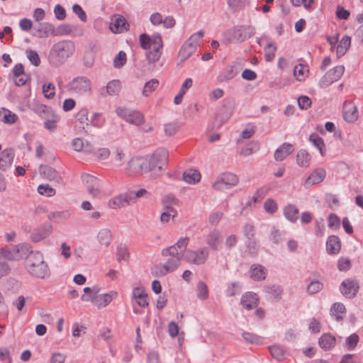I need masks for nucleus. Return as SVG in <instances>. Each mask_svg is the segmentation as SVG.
Returning a JSON list of instances; mask_svg holds the SVG:
<instances>
[{
  "label": "nucleus",
  "instance_id": "63",
  "mask_svg": "<svg viewBox=\"0 0 363 363\" xmlns=\"http://www.w3.org/2000/svg\"><path fill=\"white\" fill-rule=\"evenodd\" d=\"M72 32V28L69 24H62L55 28L54 36L66 35Z\"/></svg>",
  "mask_w": 363,
  "mask_h": 363
},
{
  "label": "nucleus",
  "instance_id": "22",
  "mask_svg": "<svg viewBox=\"0 0 363 363\" xmlns=\"http://www.w3.org/2000/svg\"><path fill=\"white\" fill-rule=\"evenodd\" d=\"M197 45L192 41H190L188 39L181 48L179 55L178 59L179 60V63L184 62L186 60L191 56V55L195 52Z\"/></svg>",
  "mask_w": 363,
  "mask_h": 363
},
{
  "label": "nucleus",
  "instance_id": "30",
  "mask_svg": "<svg viewBox=\"0 0 363 363\" xmlns=\"http://www.w3.org/2000/svg\"><path fill=\"white\" fill-rule=\"evenodd\" d=\"M341 249V242L336 235H330L326 241V251L329 255H337Z\"/></svg>",
  "mask_w": 363,
  "mask_h": 363
},
{
  "label": "nucleus",
  "instance_id": "33",
  "mask_svg": "<svg viewBox=\"0 0 363 363\" xmlns=\"http://www.w3.org/2000/svg\"><path fill=\"white\" fill-rule=\"evenodd\" d=\"M318 344L320 347L325 350H329L333 348L336 344L335 337L330 333H324L319 338Z\"/></svg>",
  "mask_w": 363,
  "mask_h": 363
},
{
  "label": "nucleus",
  "instance_id": "27",
  "mask_svg": "<svg viewBox=\"0 0 363 363\" xmlns=\"http://www.w3.org/2000/svg\"><path fill=\"white\" fill-rule=\"evenodd\" d=\"M294 151V146L287 143H283L276 150L274 155V159L277 161H283L288 155Z\"/></svg>",
  "mask_w": 363,
  "mask_h": 363
},
{
  "label": "nucleus",
  "instance_id": "32",
  "mask_svg": "<svg viewBox=\"0 0 363 363\" xmlns=\"http://www.w3.org/2000/svg\"><path fill=\"white\" fill-rule=\"evenodd\" d=\"M221 241V233L218 230L210 232L206 238V244L213 250H218Z\"/></svg>",
  "mask_w": 363,
  "mask_h": 363
},
{
  "label": "nucleus",
  "instance_id": "8",
  "mask_svg": "<svg viewBox=\"0 0 363 363\" xmlns=\"http://www.w3.org/2000/svg\"><path fill=\"white\" fill-rule=\"evenodd\" d=\"M68 90L77 96L89 95L91 93V82L86 77H77L69 83Z\"/></svg>",
  "mask_w": 363,
  "mask_h": 363
},
{
  "label": "nucleus",
  "instance_id": "51",
  "mask_svg": "<svg viewBox=\"0 0 363 363\" xmlns=\"http://www.w3.org/2000/svg\"><path fill=\"white\" fill-rule=\"evenodd\" d=\"M163 210L160 216V221L163 223H168L170 219H174L177 216V212L175 208H167Z\"/></svg>",
  "mask_w": 363,
  "mask_h": 363
},
{
  "label": "nucleus",
  "instance_id": "44",
  "mask_svg": "<svg viewBox=\"0 0 363 363\" xmlns=\"http://www.w3.org/2000/svg\"><path fill=\"white\" fill-rule=\"evenodd\" d=\"M272 356L278 361L283 360L285 357L284 349L279 345H272L269 347Z\"/></svg>",
  "mask_w": 363,
  "mask_h": 363
},
{
  "label": "nucleus",
  "instance_id": "46",
  "mask_svg": "<svg viewBox=\"0 0 363 363\" xmlns=\"http://www.w3.org/2000/svg\"><path fill=\"white\" fill-rule=\"evenodd\" d=\"M242 335L246 342L251 344L261 345L264 342L263 337L254 333L244 332Z\"/></svg>",
  "mask_w": 363,
  "mask_h": 363
},
{
  "label": "nucleus",
  "instance_id": "38",
  "mask_svg": "<svg viewBox=\"0 0 363 363\" xmlns=\"http://www.w3.org/2000/svg\"><path fill=\"white\" fill-rule=\"evenodd\" d=\"M284 214L288 220L294 223L298 218V210L294 205L289 204L284 208Z\"/></svg>",
  "mask_w": 363,
  "mask_h": 363
},
{
  "label": "nucleus",
  "instance_id": "29",
  "mask_svg": "<svg viewBox=\"0 0 363 363\" xmlns=\"http://www.w3.org/2000/svg\"><path fill=\"white\" fill-rule=\"evenodd\" d=\"M40 175L50 181H55L60 183L62 181V178L59 176L57 172L52 167L46 165H41L40 167Z\"/></svg>",
  "mask_w": 363,
  "mask_h": 363
},
{
  "label": "nucleus",
  "instance_id": "25",
  "mask_svg": "<svg viewBox=\"0 0 363 363\" xmlns=\"http://www.w3.org/2000/svg\"><path fill=\"white\" fill-rule=\"evenodd\" d=\"M240 304L244 308L251 310L257 306L258 297L256 294L247 291L242 296Z\"/></svg>",
  "mask_w": 363,
  "mask_h": 363
},
{
  "label": "nucleus",
  "instance_id": "57",
  "mask_svg": "<svg viewBox=\"0 0 363 363\" xmlns=\"http://www.w3.org/2000/svg\"><path fill=\"white\" fill-rule=\"evenodd\" d=\"M283 239V233L273 226L269 234V240L274 244H278Z\"/></svg>",
  "mask_w": 363,
  "mask_h": 363
},
{
  "label": "nucleus",
  "instance_id": "26",
  "mask_svg": "<svg viewBox=\"0 0 363 363\" xmlns=\"http://www.w3.org/2000/svg\"><path fill=\"white\" fill-rule=\"evenodd\" d=\"M14 153L11 149H6L0 154V169L6 171L11 167Z\"/></svg>",
  "mask_w": 363,
  "mask_h": 363
},
{
  "label": "nucleus",
  "instance_id": "3",
  "mask_svg": "<svg viewBox=\"0 0 363 363\" xmlns=\"http://www.w3.org/2000/svg\"><path fill=\"white\" fill-rule=\"evenodd\" d=\"M139 43L140 47L147 50L146 59L150 64H155L160 60L163 52L164 43L159 33L151 35L142 33L139 36Z\"/></svg>",
  "mask_w": 363,
  "mask_h": 363
},
{
  "label": "nucleus",
  "instance_id": "6",
  "mask_svg": "<svg viewBox=\"0 0 363 363\" xmlns=\"http://www.w3.org/2000/svg\"><path fill=\"white\" fill-rule=\"evenodd\" d=\"M83 291L84 294L81 296V300L82 301H91L99 308L107 306L117 295V292L114 291L100 294V288L98 286L85 287Z\"/></svg>",
  "mask_w": 363,
  "mask_h": 363
},
{
  "label": "nucleus",
  "instance_id": "39",
  "mask_svg": "<svg viewBox=\"0 0 363 363\" xmlns=\"http://www.w3.org/2000/svg\"><path fill=\"white\" fill-rule=\"evenodd\" d=\"M345 307L341 303H335L330 309V315L333 316L336 320H341L343 319L345 313Z\"/></svg>",
  "mask_w": 363,
  "mask_h": 363
},
{
  "label": "nucleus",
  "instance_id": "11",
  "mask_svg": "<svg viewBox=\"0 0 363 363\" xmlns=\"http://www.w3.org/2000/svg\"><path fill=\"white\" fill-rule=\"evenodd\" d=\"M30 246L25 244L11 246L1 250V255L9 260H19L30 252Z\"/></svg>",
  "mask_w": 363,
  "mask_h": 363
},
{
  "label": "nucleus",
  "instance_id": "1",
  "mask_svg": "<svg viewBox=\"0 0 363 363\" xmlns=\"http://www.w3.org/2000/svg\"><path fill=\"white\" fill-rule=\"evenodd\" d=\"M168 157L169 152L164 148L157 149L152 155L146 157H132L125 166V174L130 177H136L157 168L160 171L162 165L167 163Z\"/></svg>",
  "mask_w": 363,
  "mask_h": 363
},
{
  "label": "nucleus",
  "instance_id": "52",
  "mask_svg": "<svg viewBox=\"0 0 363 363\" xmlns=\"http://www.w3.org/2000/svg\"><path fill=\"white\" fill-rule=\"evenodd\" d=\"M241 284L238 281H234L228 284L226 289V295L228 296H234L241 291Z\"/></svg>",
  "mask_w": 363,
  "mask_h": 363
},
{
  "label": "nucleus",
  "instance_id": "4",
  "mask_svg": "<svg viewBox=\"0 0 363 363\" xmlns=\"http://www.w3.org/2000/svg\"><path fill=\"white\" fill-rule=\"evenodd\" d=\"M26 258L28 271L32 276L39 279H45L50 277V268L41 252L33 251L30 248V252Z\"/></svg>",
  "mask_w": 363,
  "mask_h": 363
},
{
  "label": "nucleus",
  "instance_id": "21",
  "mask_svg": "<svg viewBox=\"0 0 363 363\" xmlns=\"http://www.w3.org/2000/svg\"><path fill=\"white\" fill-rule=\"evenodd\" d=\"M52 232V228L50 225H42L32 231L30 239L34 242H38L48 238Z\"/></svg>",
  "mask_w": 363,
  "mask_h": 363
},
{
  "label": "nucleus",
  "instance_id": "34",
  "mask_svg": "<svg viewBox=\"0 0 363 363\" xmlns=\"http://www.w3.org/2000/svg\"><path fill=\"white\" fill-rule=\"evenodd\" d=\"M55 27L49 22L41 23L39 28L36 30L35 35L40 38H47L50 35H54Z\"/></svg>",
  "mask_w": 363,
  "mask_h": 363
},
{
  "label": "nucleus",
  "instance_id": "28",
  "mask_svg": "<svg viewBox=\"0 0 363 363\" xmlns=\"http://www.w3.org/2000/svg\"><path fill=\"white\" fill-rule=\"evenodd\" d=\"M267 274V269L262 265L254 264L250 269V276L255 281L264 280Z\"/></svg>",
  "mask_w": 363,
  "mask_h": 363
},
{
  "label": "nucleus",
  "instance_id": "16",
  "mask_svg": "<svg viewBox=\"0 0 363 363\" xmlns=\"http://www.w3.org/2000/svg\"><path fill=\"white\" fill-rule=\"evenodd\" d=\"M121 89V82L118 79H113L108 82L106 86L99 89V95L103 97L118 96Z\"/></svg>",
  "mask_w": 363,
  "mask_h": 363
},
{
  "label": "nucleus",
  "instance_id": "53",
  "mask_svg": "<svg viewBox=\"0 0 363 363\" xmlns=\"http://www.w3.org/2000/svg\"><path fill=\"white\" fill-rule=\"evenodd\" d=\"M117 259L118 261L126 260L129 257L128 250L125 244L121 243L117 247Z\"/></svg>",
  "mask_w": 363,
  "mask_h": 363
},
{
  "label": "nucleus",
  "instance_id": "36",
  "mask_svg": "<svg viewBox=\"0 0 363 363\" xmlns=\"http://www.w3.org/2000/svg\"><path fill=\"white\" fill-rule=\"evenodd\" d=\"M311 157L305 150H300L296 155V164L298 167L308 168L310 166Z\"/></svg>",
  "mask_w": 363,
  "mask_h": 363
},
{
  "label": "nucleus",
  "instance_id": "40",
  "mask_svg": "<svg viewBox=\"0 0 363 363\" xmlns=\"http://www.w3.org/2000/svg\"><path fill=\"white\" fill-rule=\"evenodd\" d=\"M308 68L306 65L299 64L298 65H296L294 68V75L296 77V79L299 82L304 81L308 76Z\"/></svg>",
  "mask_w": 363,
  "mask_h": 363
},
{
  "label": "nucleus",
  "instance_id": "49",
  "mask_svg": "<svg viewBox=\"0 0 363 363\" xmlns=\"http://www.w3.org/2000/svg\"><path fill=\"white\" fill-rule=\"evenodd\" d=\"M43 94L48 99H52L55 96V86L51 83H45L43 86Z\"/></svg>",
  "mask_w": 363,
  "mask_h": 363
},
{
  "label": "nucleus",
  "instance_id": "50",
  "mask_svg": "<svg viewBox=\"0 0 363 363\" xmlns=\"http://www.w3.org/2000/svg\"><path fill=\"white\" fill-rule=\"evenodd\" d=\"M277 47L273 43H268L264 48V57L266 61L271 62L275 57Z\"/></svg>",
  "mask_w": 363,
  "mask_h": 363
},
{
  "label": "nucleus",
  "instance_id": "41",
  "mask_svg": "<svg viewBox=\"0 0 363 363\" xmlns=\"http://www.w3.org/2000/svg\"><path fill=\"white\" fill-rule=\"evenodd\" d=\"M125 155L121 148H116L112 157L111 162L114 167H119L123 164Z\"/></svg>",
  "mask_w": 363,
  "mask_h": 363
},
{
  "label": "nucleus",
  "instance_id": "62",
  "mask_svg": "<svg viewBox=\"0 0 363 363\" xmlns=\"http://www.w3.org/2000/svg\"><path fill=\"white\" fill-rule=\"evenodd\" d=\"M359 342V336L356 333L350 335L346 338L345 345L348 350H353Z\"/></svg>",
  "mask_w": 363,
  "mask_h": 363
},
{
  "label": "nucleus",
  "instance_id": "14",
  "mask_svg": "<svg viewBox=\"0 0 363 363\" xmlns=\"http://www.w3.org/2000/svg\"><path fill=\"white\" fill-rule=\"evenodd\" d=\"M82 179L86 185L87 191L93 198H97L101 195V182L96 177L84 174Z\"/></svg>",
  "mask_w": 363,
  "mask_h": 363
},
{
  "label": "nucleus",
  "instance_id": "24",
  "mask_svg": "<svg viewBox=\"0 0 363 363\" xmlns=\"http://www.w3.org/2000/svg\"><path fill=\"white\" fill-rule=\"evenodd\" d=\"M132 298L137 304L143 308L148 306L147 294L142 286L135 287L132 292Z\"/></svg>",
  "mask_w": 363,
  "mask_h": 363
},
{
  "label": "nucleus",
  "instance_id": "18",
  "mask_svg": "<svg viewBox=\"0 0 363 363\" xmlns=\"http://www.w3.org/2000/svg\"><path fill=\"white\" fill-rule=\"evenodd\" d=\"M326 176V172L323 168L314 169L306 179L303 186L306 189H308L313 185L321 183Z\"/></svg>",
  "mask_w": 363,
  "mask_h": 363
},
{
  "label": "nucleus",
  "instance_id": "9",
  "mask_svg": "<svg viewBox=\"0 0 363 363\" xmlns=\"http://www.w3.org/2000/svg\"><path fill=\"white\" fill-rule=\"evenodd\" d=\"M209 256V250L207 247H201L197 250H185L183 252V260L194 265H202L206 263Z\"/></svg>",
  "mask_w": 363,
  "mask_h": 363
},
{
  "label": "nucleus",
  "instance_id": "17",
  "mask_svg": "<svg viewBox=\"0 0 363 363\" xmlns=\"http://www.w3.org/2000/svg\"><path fill=\"white\" fill-rule=\"evenodd\" d=\"M130 204V196L128 193L119 194L108 201V208L116 210L124 208Z\"/></svg>",
  "mask_w": 363,
  "mask_h": 363
},
{
  "label": "nucleus",
  "instance_id": "23",
  "mask_svg": "<svg viewBox=\"0 0 363 363\" xmlns=\"http://www.w3.org/2000/svg\"><path fill=\"white\" fill-rule=\"evenodd\" d=\"M89 111L86 108L81 109L76 115L75 128L79 132H86L89 126Z\"/></svg>",
  "mask_w": 363,
  "mask_h": 363
},
{
  "label": "nucleus",
  "instance_id": "58",
  "mask_svg": "<svg viewBox=\"0 0 363 363\" xmlns=\"http://www.w3.org/2000/svg\"><path fill=\"white\" fill-rule=\"evenodd\" d=\"M3 121L5 123L12 124L16 122L18 116L16 113L6 108H3Z\"/></svg>",
  "mask_w": 363,
  "mask_h": 363
},
{
  "label": "nucleus",
  "instance_id": "55",
  "mask_svg": "<svg viewBox=\"0 0 363 363\" xmlns=\"http://www.w3.org/2000/svg\"><path fill=\"white\" fill-rule=\"evenodd\" d=\"M38 192L41 195L51 197L55 194L56 191L49 184H40L38 187Z\"/></svg>",
  "mask_w": 363,
  "mask_h": 363
},
{
  "label": "nucleus",
  "instance_id": "42",
  "mask_svg": "<svg viewBox=\"0 0 363 363\" xmlns=\"http://www.w3.org/2000/svg\"><path fill=\"white\" fill-rule=\"evenodd\" d=\"M196 296L202 301L208 298V288L203 281H199L196 285Z\"/></svg>",
  "mask_w": 363,
  "mask_h": 363
},
{
  "label": "nucleus",
  "instance_id": "2",
  "mask_svg": "<svg viewBox=\"0 0 363 363\" xmlns=\"http://www.w3.org/2000/svg\"><path fill=\"white\" fill-rule=\"evenodd\" d=\"M189 242L188 237L181 238L174 245L163 249L162 255L167 259L164 264L155 267V273L160 276H164L177 269L183 259L182 255L186 249Z\"/></svg>",
  "mask_w": 363,
  "mask_h": 363
},
{
  "label": "nucleus",
  "instance_id": "45",
  "mask_svg": "<svg viewBox=\"0 0 363 363\" xmlns=\"http://www.w3.org/2000/svg\"><path fill=\"white\" fill-rule=\"evenodd\" d=\"M310 142L315 146L322 156L324 155L325 144L323 140L316 133L311 134L309 138Z\"/></svg>",
  "mask_w": 363,
  "mask_h": 363
},
{
  "label": "nucleus",
  "instance_id": "60",
  "mask_svg": "<svg viewBox=\"0 0 363 363\" xmlns=\"http://www.w3.org/2000/svg\"><path fill=\"white\" fill-rule=\"evenodd\" d=\"M128 194L130 196V201L143 197L148 198L150 196V192H148L145 189H140L135 191H130Z\"/></svg>",
  "mask_w": 363,
  "mask_h": 363
},
{
  "label": "nucleus",
  "instance_id": "10",
  "mask_svg": "<svg viewBox=\"0 0 363 363\" xmlns=\"http://www.w3.org/2000/svg\"><path fill=\"white\" fill-rule=\"evenodd\" d=\"M116 113L121 119L135 125H140L145 121L140 112L124 106L116 108Z\"/></svg>",
  "mask_w": 363,
  "mask_h": 363
},
{
  "label": "nucleus",
  "instance_id": "5",
  "mask_svg": "<svg viewBox=\"0 0 363 363\" xmlns=\"http://www.w3.org/2000/svg\"><path fill=\"white\" fill-rule=\"evenodd\" d=\"M75 51L74 43L71 40H61L56 43L50 50L48 60L52 66L63 64Z\"/></svg>",
  "mask_w": 363,
  "mask_h": 363
},
{
  "label": "nucleus",
  "instance_id": "37",
  "mask_svg": "<svg viewBox=\"0 0 363 363\" xmlns=\"http://www.w3.org/2000/svg\"><path fill=\"white\" fill-rule=\"evenodd\" d=\"M183 179L188 184H195L200 181L201 174L196 169H190L184 172Z\"/></svg>",
  "mask_w": 363,
  "mask_h": 363
},
{
  "label": "nucleus",
  "instance_id": "20",
  "mask_svg": "<svg viewBox=\"0 0 363 363\" xmlns=\"http://www.w3.org/2000/svg\"><path fill=\"white\" fill-rule=\"evenodd\" d=\"M343 117L348 123H354L359 118L357 106L352 101H345L343 105Z\"/></svg>",
  "mask_w": 363,
  "mask_h": 363
},
{
  "label": "nucleus",
  "instance_id": "31",
  "mask_svg": "<svg viewBox=\"0 0 363 363\" xmlns=\"http://www.w3.org/2000/svg\"><path fill=\"white\" fill-rule=\"evenodd\" d=\"M112 233L108 228L101 229L96 235V239L101 247L107 248L112 242Z\"/></svg>",
  "mask_w": 363,
  "mask_h": 363
},
{
  "label": "nucleus",
  "instance_id": "35",
  "mask_svg": "<svg viewBox=\"0 0 363 363\" xmlns=\"http://www.w3.org/2000/svg\"><path fill=\"white\" fill-rule=\"evenodd\" d=\"M350 45L351 38L347 35L343 36L335 48L337 57H341L345 55L349 50Z\"/></svg>",
  "mask_w": 363,
  "mask_h": 363
},
{
  "label": "nucleus",
  "instance_id": "13",
  "mask_svg": "<svg viewBox=\"0 0 363 363\" xmlns=\"http://www.w3.org/2000/svg\"><path fill=\"white\" fill-rule=\"evenodd\" d=\"M345 67L342 65L336 66L327 72L319 81L320 87H327L333 82L337 81L343 74Z\"/></svg>",
  "mask_w": 363,
  "mask_h": 363
},
{
  "label": "nucleus",
  "instance_id": "7",
  "mask_svg": "<svg viewBox=\"0 0 363 363\" xmlns=\"http://www.w3.org/2000/svg\"><path fill=\"white\" fill-rule=\"evenodd\" d=\"M255 33V29L251 26H236L224 33L228 43H242L251 38Z\"/></svg>",
  "mask_w": 363,
  "mask_h": 363
},
{
  "label": "nucleus",
  "instance_id": "59",
  "mask_svg": "<svg viewBox=\"0 0 363 363\" xmlns=\"http://www.w3.org/2000/svg\"><path fill=\"white\" fill-rule=\"evenodd\" d=\"M26 54L27 58L29 60V61L30 62V63L33 65H34L35 67H38L40 65V57H39L38 54L37 53V52L32 50H26Z\"/></svg>",
  "mask_w": 363,
  "mask_h": 363
},
{
  "label": "nucleus",
  "instance_id": "54",
  "mask_svg": "<svg viewBox=\"0 0 363 363\" xmlns=\"http://www.w3.org/2000/svg\"><path fill=\"white\" fill-rule=\"evenodd\" d=\"M111 155L110 150L106 147H101L96 150L94 152V159L97 161L107 160Z\"/></svg>",
  "mask_w": 363,
  "mask_h": 363
},
{
  "label": "nucleus",
  "instance_id": "61",
  "mask_svg": "<svg viewBox=\"0 0 363 363\" xmlns=\"http://www.w3.org/2000/svg\"><path fill=\"white\" fill-rule=\"evenodd\" d=\"M247 250L251 255H256L259 249V245L255 240L249 239L246 245Z\"/></svg>",
  "mask_w": 363,
  "mask_h": 363
},
{
  "label": "nucleus",
  "instance_id": "64",
  "mask_svg": "<svg viewBox=\"0 0 363 363\" xmlns=\"http://www.w3.org/2000/svg\"><path fill=\"white\" fill-rule=\"evenodd\" d=\"M126 62V55L123 51H120L113 60V65L116 68H120L124 65Z\"/></svg>",
  "mask_w": 363,
  "mask_h": 363
},
{
  "label": "nucleus",
  "instance_id": "15",
  "mask_svg": "<svg viewBox=\"0 0 363 363\" xmlns=\"http://www.w3.org/2000/svg\"><path fill=\"white\" fill-rule=\"evenodd\" d=\"M359 286L356 279H347L344 280L340 286V290L342 294L348 298H353L357 293Z\"/></svg>",
  "mask_w": 363,
  "mask_h": 363
},
{
  "label": "nucleus",
  "instance_id": "56",
  "mask_svg": "<svg viewBox=\"0 0 363 363\" xmlns=\"http://www.w3.org/2000/svg\"><path fill=\"white\" fill-rule=\"evenodd\" d=\"M328 227L334 230H336L340 227V218L335 213L329 215L328 218Z\"/></svg>",
  "mask_w": 363,
  "mask_h": 363
},
{
  "label": "nucleus",
  "instance_id": "19",
  "mask_svg": "<svg viewBox=\"0 0 363 363\" xmlns=\"http://www.w3.org/2000/svg\"><path fill=\"white\" fill-rule=\"evenodd\" d=\"M129 28V24L125 18L121 15H115L111 18L110 29L114 33H121L127 31Z\"/></svg>",
  "mask_w": 363,
  "mask_h": 363
},
{
  "label": "nucleus",
  "instance_id": "48",
  "mask_svg": "<svg viewBox=\"0 0 363 363\" xmlns=\"http://www.w3.org/2000/svg\"><path fill=\"white\" fill-rule=\"evenodd\" d=\"M323 288V284L320 281L313 280L311 281L306 288V292L313 295L320 291Z\"/></svg>",
  "mask_w": 363,
  "mask_h": 363
},
{
  "label": "nucleus",
  "instance_id": "43",
  "mask_svg": "<svg viewBox=\"0 0 363 363\" xmlns=\"http://www.w3.org/2000/svg\"><path fill=\"white\" fill-rule=\"evenodd\" d=\"M238 74V72L234 69V67L229 66L219 74L218 80L221 82L232 79Z\"/></svg>",
  "mask_w": 363,
  "mask_h": 363
},
{
  "label": "nucleus",
  "instance_id": "12",
  "mask_svg": "<svg viewBox=\"0 0 363 363\" xmlns=\"http://www.w3.org/2000/svg\"><path fill=\"white\" fill-rule=\"evenodd\" d=\"M238 182L239 178L236 174L231 172H224L217 177L212 186L216 191H222L236 186Z\"/></svg>",
  "mask_w": 363,
  "mask_h": 363
},
{
  "label": "nucleus",
  "instance_id": "47",
  "mask_svg": "<svg viewBox=\"0 0 363 363\" xmlns=\"http://www.w3.org/2000/svg\"><path fill=\"white\" fill-rule=\"evenodd\" d=\"M159 82L155 79H152L147 82L143 89V95L144 96H148L151 94L158 86Z\"/></svg>",
  "mask_w": 363,
  "mask_h": 363
}]
</instances>
